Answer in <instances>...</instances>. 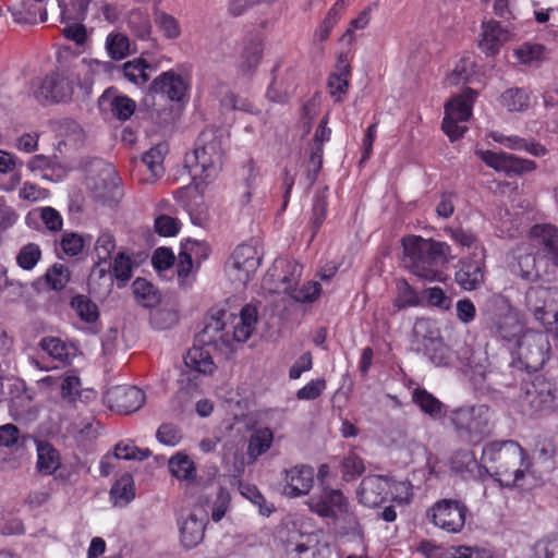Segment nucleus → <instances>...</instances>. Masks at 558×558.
<instances>
[{
    "instance_id": "1",
    "label": "nucleus",
    "mask_w": 558,
    "mask_h": 558,
    "mask_svg": "<svg viewBox=\"0 0 558 558\" xmlns=\"http://www.w3.org/2000/svg\"><path fill=\"white\" fill-rule=\"evenodd\" d=\"M402 263L414 276L424 281H444L441 268L453 258L445 242L409 235L402 239Z\"/></svg>"
},
{
    "instance_id": "2",
    "label": "nucleus",
    "mask_w": 558,
    "mask_h": 558,
    "mask_svg": "<svg viewBox=\"0 0 558 558\" xmlns=\"http://www.w3.org/2000/svg\"><path fill=\"white\" fill-rule=\"evenodd\" d=\"M227 311L218 310L210 313L204 319V326L196 336V341L202 347L191 348L184 356V364L191 371L207 375L215 369V363L209 351L204 347H214L218 350L231 347V333L226 330Z\"/></svg>"
},
{
    "instance_id": "3",
    "label": "nucleus",
    "mask_w": 558,
    "mask_h": 558,
    "mask_svg": "<svg viewBox=\"0 0 558 558\" xmlns=\"http://www.w3.org/2000/svg\"><path fill=\"white\" fill-rule=\"evenodd\" d=\"M222 157V132L209 128L199 134L193 153L185 157V163L194 180L197 178L207 180L216 177L220 171Z\"/></svg>"
},
{
    "instance_id": "4",
    "label": "nucleus",
    "mask_w": 558,
    "mask_h": 558,
    "mask_svg": "<svg viewBox=\"0 0 558 558\" xmlns=\"http://www.w3.org/2000/svg\"><path fill=\"white\" fill-rule=\"evenodd\" d=\"M494 411L486 404L462 407L450 413V422L461 438L478 444L492 434Z\"/></svg>"
},
{
    "instance_id": "5",
    "label": "nucleus",
    "mask_w": 558,
    "mask_h": 558,
    "mask_svg": "<svg viewBox=\"0 0 558 558\" xmlns=\"http://www.w3.org/2000/svg\"><path fill=\"white\" fill-rule=\"evenodd\" d=\"M486 324L493 335L507 342L518 341L523 325L509 301L501 295L489 300L486 308Z\"/></svg>"
},
{
    "instance_id": "6",
    "label": "nucleus",
    "mask_w": 558,
    "mask_h": 558,
    "mask_svg": "<svg viewBox=\"0 0 558 558\" xmlns=\"http://www.w3.org/2000/svg\"><path fill=\"white\" fill-rule=\"evenodd\" d=\"M519 408L525 416H537L555 409L556 388L554 384L542 377L526 383L521 388Z\"/></svg>"
},
{
    "instance_id": "7",
    "label": "nucleus",
    "mask_w": 558,
    "mask_h": 558,
    "mask_svg": "<svg viewBox=\"0 0 558 558\" xmlns=\"http://www.w3.org/2000/svg\"><path fill=\"white\" fill-rule=\"evenodd\" d=\"M476 96V92L471 88L465 89L463 95L453 97L445 106V118L442 120V130L450 141H457L466 131L465 122L471 117L472 101Z\"/></svg>"
},
{
    "instance_id": "8",
    "label": "nucleus",
    "mask_w": 558,
    "mask_h": 558,
    "mask_svg": "<svg viewBox=\"0 0 558 558\" xmlns=\"http://www.w3.org/2000/svg\"><path fill=\"white\" fill-rule=\"evenodd\" d=\"M518 355L529 372H536L543 367L550 344L548 337L541 331L526 330L517 341Z\"/></svg>"
},
{
    "instance_id": "9",
    "label": "nucleus",
    "mask_w": 558,
    "mask_h": 558,
    "mask_svg": "<svg viewBox=\"0 0 558 558\" xmlns=\"http://www.w3.org/2000/svg\"><path fill=\"white\" fill-rule=\"evenodd\" d=\"M260 265V257L254 246L241 244L233 251L226 265L229 279L239 287H245Z\"/></svg>"
},
{
    "instance_id": "10",
    "label": "nucleus",
    "mask_w": 558,
    "mask_h": 558,
    "mask_svg": "<svg viewBox=\"0 0 558 558\" xmlns=\"http://www.w3.org/2000/svg\"><path fill=\"white\" fill-rule=\"evenodd\" d=\"M413 335L422 340L424 353L433 364L449 366L452 363L451 351L438 336V330L432 328L428 319H417L413 326Z\"/></svg>"
},
{
    "instance_id": "11",
    "label": "nucleus",
    "mask_w": 558,
    "mask_h": 558,
    "mask_svg": "<svg viewBox=\"0 0 558 558\" xmlns=\"http://www.w3.org/2000/svg\"><path fill=\"white\" fill-rule=\"evenodd\" d=\"M97 166V172L88 178V186L94 198L102 204L117 203L122 194L114 168L101 161Z\"/></svg>"
},
{
    "instance_id": "12",
    "label": "nucleus",
    "mask_w": 558,
    "mask_h": 558,
    "mask_svg": "<svg viewBox=\"0 0 558 558\" xmlns=\"http://www.w3.org/2000/svg\"><path fill=\"white\" fill-rule=\"evenodd\" d=\"M466 507L458 500L444 499L427 512L433 523L449 533H458L465 523Z\"/></svg>"
},
{
    "instance_id": "13",
    "label": "nucleus",
    "mask_w": 558,
    "mask_h": 558,
    "mask_svg": "<svg viewBox=\"0 0 558 558\" xmlns=\"http://www.w3.org/2000/svg\"><path fill=\"white\" fill-rule=\"evenodd\" d=\"M69 71H57L47 75L34 95L44 104L65 101L73 94V78Z\"/></svg>"
},
{
    "instance_id": "14",
    "label": "nucleus",
    "mask_w": 558,
    "mask_h": 558,
    "mask_svg": "<svg viewBox=\"0 0 558 558\" xmlns=\"http://www.w3.org/2000/svg\"><path fill=\"white\" fill-rule=\"evenodd\" d=\"M476 154L490 168L514 174L531 172L536 169L533 160L522 159L512 154L494 153L490 150H478Z\"/></svg>"
},
{
    "instance_id": "15",
    "label": "nucleus",
    "mask_w": 558,
    "mask_h": 558,
    "mask_svg": "<svg viewBox=\"0 0 558 558\" xmlns=\"http://www.w3.org/2000/svg\"><path fill=\"white\" fill-rule=\"evenodd\" d=\"M278 265H286L289 275L281 278L282 283L287 284L284 291L288 292L296 302H313L320 293V283L317 281H310L303 284L300 289H292V284L298 281L302 272V266L298 263H290L286 260H278Z\"/></svg>"
},
{
    "instance_id": "16",
    "label": "nucleus",
    "mask_w": 558,
    "mask_h": 558,
    "mask_svg": "<svg viewBox=\"0 0 558 558\" xmlns=\"http://www.w3.org/2000/svg\"><path fill=\"white\" fill-rule=\"evenodd\" d=\"M307 506L323 518H335L338 512L347 510V499L339 489L326 487L319 495L312 496Z\"/></svg>"
},
{
    "instance_id": "17",
    "label": "nucleus",
    "mask_w": 558,
    "mask_h": 558,
    "mask_svg": "<svg viewBox=\"0 0 558 558\" xmlns=\"http://www.w3.org/2000/svg\"><path fill=\"white\" fill-rule=\"evenodd\" d=\"M550 301L551 287L533 286L525 291L523 305L535 320L547 328L550 320L548 313Z\"/></svg>"
},
{
    "instance_id": "18",
    "label": "nucleus",
    "mask_w": 558,
    "mask_h": 558,
    "mask_svg": "<svg viewBox=\"0 0 558 558\" xmlns=\"http://www.w3.org/2000/svg\"><path fill=\"white\" fill-rule=\"evenodd\" d=\"M283 494L295 498L307 495L314 483V469L310 465L301 464L284 470Z\"/></svg>"
},
{
    "instance_id": "19",
    "label": "nucleus",
    "mask_w": 558,
    "mask_h": 558,
    "mask_svg": "<svg viewBox=\"0 0 558 558\" xmlns=\"http://www.w3.org/2000/svg\"><path fill=\"white\" fill-rule=\"evenodd\" d=\"M389 488V481L385 476H366L357 489L359 501L366 507H378L386 500Z\"/></svg>"
},
{
    "instance_id": "20",
    "label": "nucleus",
    "mask_w": 558,
    "mask_h": 558,
    "mask_svg": "<svg viewBox=\"0 0 558 558\" xmlns=\"http://www.w3.org/2000/svg\"><path fill=\"white\" fill-rule=\"evenodd\" d=\"M185 81L173 71L161 73L149 86L151 93L167 96L172 101H180L186 93Z\"/></svg>"
},
{
    "instance_id": "21",
    "label": "nucleus",
    "mask_w": 558,
    "mask_h": 558,
    "mask_svg": "<svg viewBox=\"0 0 558 558\" xmlns=\"http://www.w3.org/2000/svg\"><path fill=\"white\" fill-rule=\"evenodd\" d=\"M145 393L137 387H116L109 392V400L114 402L120 413L130 414L140 410L145 403Z\"/></svg>"
},
{
    "instance_id": "22",
    "label": "nucleus",
    "mask_w": 558,
    "mask_h": 558,
    "mask_svg": "<svg viewBox=\"0 0 558 558\" xmlns=\"http://www.w3.org/2000/svg\"><path fill=\"white\" fill-rule=\"evenodd\" d=\"M523 457V449L514 440L493 441L483 448V458L489 462L512 460L517 462ZM500 464L499 469L504 468Z\"/></svg>"
},
{
    "instance_id": "23",
    "label": "nucleus",
    "mask_w": 558,
    "mask_h": 558,
    "mask_svg": "<svg viewBox=\"0 0 558 558\" xmlns=\"http://www.w3.org/2000/svg\"><path fill=\"white\" fill-rule=\"evenodd\" d=\"M539 253L558 268V229L551 225L536 226Z\"/></svg>"
},
{
    "instance_id": "24",
    "label": "nucleus",
    "mask_w": 558,
    "mask_h": 558,
    "mask_svg": "<svg viewBox=\"0 0 558 558\" xmlns=\"http://www.w3.org/2000/svg\"><path fill=\"white\" fill-rule=\"evenodd\" d=\"M480 48L488 56L498 53L500 47L508 40L509 34L496 21L483 23Z\"/></svg>"
},
{
    "instance_id": "25",
    "label": "nucleus",
    "mask_w": 558,
    "mask_h": 558,
    "mask_svg": "<svg viewBox=\"0 0 558 558\" xmlns=\"http://www.w3.org/2000/svg\"><path fill=\"white\" fill-rule=\"evenodd\" d=\"M257 323V310L255 306L246 304L240 312L239 322L234 325L231 333V344L236 341L245 342L252 335Z\"/></svg>"
},
{
    "instance_id": "26",
    "label": "nucleus",
    "mask_w": 558,
    "mask_h": 558,
    "mask_svg": "<svg viewBox=\"0 0 558 558\" xmlns=\"http://www.w3.org/2000/svg\"><path fill=\"white\" fill-rule=\"evenodd\" d=\"M181 542L186 548H193L199 544L205 533V518H198L196 513H190L180 526Z\"/></svg>"
},
{
    "instance_id": "27",
    "label": "nucleus",
    "mask_w": 558,
    "mask_h": 558,
    "mask_svg": "<svg viewBox=\"0 0 558 558\" xmlns=\"http://www.w3.org/2000/svg\"><path fill=\"white\" fill-rule=\"evenodd\" d=\"M263 53L262 40L257 37L250 39L243 49L238 71L241 75H252L257 69Z\"/></svg>"
},
{
    "instance_id": "28",
    "label": "nucleus",
    "mask_w": 558,
    "mask_h": 558,
    "mask_svg": "<svg viewBox=\"0 0 558 558\" xmlns=\"http://www.w3.org/2000/svg\"><path fill=\"white\" fill-rule=\"evenodd\" d=\"M203 253V257L207 256V247L201 242L187 240L182 244L178 256L177 272L180 279H186L193 269V254Z\"/></svg>"
},
{
    "instance_id": "29",
    "label": "nucleus",
    "mask_w": 558,
    "mask_h": 558,
    "mask_svg": "<svg viewBox=\"0 0 558 558\" xmlns=\"http://www.w3.org/2000/svg\"><path fill=\"white\" fill-rule=\"evenodd\" d=\"M294 90V78L290 72L275 74L267 89V98L275 102H286Z\"/></svg>"
},
{
    "instance_id": "30",
    "label": "nucleus",
    "mask_w": 558,
    "mask_h": 558,
    "mask_svg": "<svg viewBox=\"0 0 558 558\" xmlns=\"http://www.w3.org/2000/svg\"><path fill=\"white\" fill-rule=\"evenodd\" d=\"M100 106L108 104L114 117L119 120H128L134 113L135 101L126 96H114L110 89L106 90L100 99Z\"/></svg>"
},
{
    "instance_id": "31",
    "label": "nucleus",
    "mask_w": 558,
    "mask_h": 558,
    "mask_svg": "<svg viewBox=\"0 0 558 558\" xmlns=\"http://www.w3.org/2000/svg\"><path fill=\"white\" fill-rule=\"evenodd\" d=\"M413 402L434 420L445 415V404L423 388H415L412 393Z\"/></svg>"
},
{
    "instance_id": "32",
    "label": "nucleus",
    "mask_w": 558,
    "mask_h": 558,
    "mask_svg": "<svg viewBox=\"0 0 558 558\" xmlns=\"http://www.w3.org/2000/svg\"><path fill=\"white\" fill-rule=\"evenodd\" d=\"M456 279L464 290H475L484 280L482 266L478 262H464L457 271Z\"/></svg>"
},
{
    "instance_id": "33",
    "label": "nucleus",
    "mask_w": 558,
    "mask_h": 558,
    "mask_svg": "<svg viewBox=\"0 0 558 558\" xmlns=\"http://www.w3.org/2000/svg\"><path fill=\"white\" fill-rule=\"evenodd\" d=\"M274 440V433L268 427L257 428L253 432L248 439L246 454L251 461H255L259 456L264 454Z\"/></svg>"
},
{
    "instance_id": "34",
    "label": "nucleus",
    "mask_w": 558,
    "mask_h": 558,
    "mask_svg": "<svg viewBox=\"0 0 558 558\" xmlns=\"http://www.w3.org/2000/svg\"><path fill=\"white\" fill-rule=\"evenodd\" d=\"M135 497L134 481L131 474L125 473L110 489V498L114 506L124 507Z\"/></svg>"
},
{
    "instance_id": "35",
    "label": "nucleus",
    "mask_w": 558,
    "mask_h": 558,
    "mask_svg": "<svg viewBox=\"0 0 558 558\" xmlns=\"http://www.w3.org/2000/svg\"><path fill=\"white\" fill-rule=\"evenodd\" d=\"M61 465L59 452L48 442L37 446V469L41 474L51 475Z\"/></svg>"
},
{
    "instance_id": "36",
    "label": "nucleus",
    "mask_w": 558,
    "mask_h": 558,
    "mask_svg": "<svg viewBox=\"0 0 558 558\" xmlns=\"http://www.w3.org/2000/svg\"><path fill=\"white\" fill-rule=\"evenodd\" d=\"M168 151L165 143H159L144 153L142 162L150 173V180H156L163 174V159Z\"/></svg>"
},
{
    "instance_id": "37",
    "label": "nucleus",
    "mask_w": 558,
    "mask_h": 558,
    "mask_svg": "<svg viewBox=\"0 0 558 558\" xmlns=\"http://www.w3.org/2000/svg\"><path fill=\"white\" fill-rule=\"evenodd\" d=\"M133 294L142 306L154 307L160 302L158 289L144 278H136L132 284Z\"/></svg>"
},
{
    "instance_id": "38",
    "label": "nucleus",
    "mask_w": 558,
    "mask_h": 558,
    "mask_svg": "<svg viewBox=\"0 0 558 558\" xmlns=\"http://www.w3.org/2000/svg\"><path fill=\"white\" fill-rule=\"evenodd\" d=\"M118 69L129 82L142 86L148 82L149 74L147 70H150L151 66L143 58H137L125 62Z\"/></svg>"
},
{
    "instance_id": "39",
    "label": "nucleus",
    "mask_w": 558,
    "mask_h": 558,
    "mask_svg": "<svg viewBox=\"0 0 558 558\" xmlns=\"http://www.w3.org/2000/svg\"><path fill=\"white\" fill-rule=\"evenodd\" d=\"M530 94L519 87L509 88L500 96L501 105L510 112H522L530 106Z\"/></svg>"
},
{
    "instance_id": "40",
    "label": "nucleus",
    "mask_w": 558,
    "mask_h": 558,
    "mask_svg": "<svg viewBox=\"0 0 558 558\" xmlns=\"http://www.w3.org/2000/svg\"><path fill=\"white\" fill-rule=\"evenodd\" d=\"M474 68L475 62L470 56L462 57L447 75V83L453 86L469 83L474 74Z\"/></svg>"
},
{
    "instance_id": "41",
    "label": "nucleus",
    "mask_w": 558,
    "mask_h": 558,
    "mask_svg": "<svg viewBox=\"0 0 558 558\" xmlns=\"http://www.w3.org/2000/svg\"><path fill=\"white\" fill-rule=\"evenodd\" d=\"M169 470L178 480L191 481L195 476L193 461L184 453H177L168 462Z\"/></svg>"
},
{
    "instance_id": "42",
    "label": "nucleus",
    "mask_w": 558,
    "mask_h": 558,
    "mask_svg": "<svg viewBox=\"0 0 558 558\" xmlns=\"http://www.w3.org/2000/svg\"><path fill=\"white\" fill-rule=\"evenodd\" d=\"M514 275L526 281H535L539 278L536 268V257L533 254H522L517 258V263L512 266Z\"/></svg>"
},
{
    "instance_id": "43",
    "label": "nucleus",
    "mask_w": 558,
    "mask_h": 558,
    "mask_svg": "<svg viewBox=\"0 0 558 558\" xmlns=\"http://www.w3.org/2000/svg\"><path fill=\"white\" fill-rule=\"evenodd\" d=\"M71 307L83 322L92 324L98 319L97 305L85 295L74 296L71 301Z\"/></svg>"
},
{
    "instance_id": "44",
    "label": "nucleus",
    "mask_w": 558,
    "mask_h": 558,
    "mask_svg": "<svg viewBox=\"0 0 558 558\" xmlns=\"http://www.w3.org/2000/svg\"><path fill=\"white\" fill-rule=\"evenodd\" d=\"M106 49L111 59L122 60L130 53V39L121 33L109 34Z\"/></svg>"
},
{
    "instance_id": "45",
    "label": "nucleus",
    "mask_w": 558,
    "mask_h": 558,
    "mask_svg": "<svg viewBox=\"0 0 558 558\" xmlns=\"http://www.w3.org/2000/svg\"><path fill=\"white\" fill-rule=\"evenodd\" d=\"M154 21L168 39H175L180 36V24L173 15L156 9L154 11Z\"/></svg>"
},
{
    "instance_id": "46",
    "label": "nucleus",
    "mask_w": 558,
    "mask_h": 558,
    "mask_svg": "<svg viewBox=\"0 0 558 558\" xmlns=\"http://www.w3.org/2000/svg\"><path fill=\"white\" fill-rule=\"evenodd\" d=\"M90 0H58L63 20H84Z\"/></svg>"
},
{
    "instance_id": "47",
    "label": "nucleus",
    "mask_w": 558,
    "mask_h": 558,
    "mask_svg": "<svg viewBox=\"0 0 558 558\" xmlns=\"http://www.w3.org/2000/svg\"><path fill=\"white\" fill-rule=\"evenodd\" d=\"M40 348L46 351L50 356L63 363H69L71 357L70 347H68L61 339L48 337L40 341Z\"/></svg>"
},
{
    "instance_id": "48",
    "label": "nucleus",
    "mask_w": 558,
    "mask_h": 558,
    "mask_svg": "<svg viewBox=\"0 0 558 558\" xmlns=\"http://www.w3.org/2000/svg\"><path fill=\"white\" fill-rule=\"evenodd\" d=\"M41 258V251L35 243L24 245L17 256L16 263L24 270L33 269Z\"/></svg>"
},
{
    "instance_id": "49",
    "label": "nucleus",
    "mask_w": 558,
    "mask_h": 558,
    "mask_svg": "<svg viewBox=\"0 0 558 558\" xmlns=\"http://www.w3.org/2000/svg\"><path fill=\"white\" fill-rule=\"evenodd\" d=\"M129 26L137 38L142 40L150 39L151 24L148 16L143 12L133 11L130 15Z\"/></svg>"
},
{
    "instance_id": "50",
    "label": "nucleus",
    "mask_w": 558,
    "mask_h": 558,
    "mask_svg": "<svg viewBox=\"0 0 558 558\" xmlns=\"http://www.w3.org/2000/svg\"><path fill=\"white\" fill-rule=\"evenodd\" d=\"M44 278L51 289L61 290L70 279V270L64 265L54 264L47 270Z\"/></svg>"
},
{
    "instance_id": "51",
    "label": "nucleus",
    "mask_w": 558,
    "mask_h": 558,
    "mask_svg": "<svg viewBox=\"0 0 558 558\" xmlns=\"http://www.w3.org/2000/svg\"><path fill=\"white\" fill-rule=\"evenodd\" d=\"M342 478L347 482L354 480L360 476L364 471L365 466L363 460L354 452H349L341 462Z\"/></svg>"
},
{
    "instance_id": "52",
    "label": "nucleus",
    "mask_w": 558,
    "mask_h": 558,
    "mask_svg": "<svg viewBox=\"0 0 558 558\" xmlns=\"http://www.w3.org/2000/svg\"><path fill=\"white\" fill-rule=\"evenodd\" d=\"M397 289L398 296L395 300V305L398 308H404L407 306H416L421 303V298L405 280H400L397 283Z\"/></svg>"
},
{
    "instance_id": "53",
    "label": "nucleus",
    "mask_w": 558,
    "mask_h": 558,
    "mask_svg": "<svg viewBox=\"0 0 558 558\" xmlns=\"http://www.w3.org/2000/svg\"><path fill=\"white\" fill-rule=\"evenodd\" d=\"M521 63L531 65L544 59L545 47L539 44H523L515 51Z\"/></svg>"
},
{
    "instance_id": "54",
    "label": "nucleus",
    "mask_w": 558,
    "mask_h": 558,
    "mask_svg": "<svg viewBox=\"0 0 558 558\" xmlns=\"http://www.w3.org/2000/svg\"><path fill=\"white\" fill-rule=\"evenodd\" d=\"M114 248L116 241L113 235L109 232L101 233L95 243V253L98 258V264L108 262Z\"/></svg>"
},
{
    "instance_id": "55",
    "label": "nucleus",
    "mask_w": 558,
    "mask_h": 558,
    "mask_svg": "<svg viewBox=\"0 0 558 558\" xmlns=\"http://www.w3.org/2000/svg\"><path fill=\"white\" fill-rule=\"evenodd\" d=\"M327 192L328 187H325L323 191L317 192L314 198L312 225L315 231L320 228L326 218Z\"/></svg>"
},
{
    "instance_id": "56",
    "label": "nucleus",
    "mask_w": 558,
    "mask_h": 558,
    "mask_svg": "<svg viewBox=\"0 0 558 558\" xmlns=\"http://www.w3.org/2000/svg\"><path fill=\"white\" fill-rule=\"evenodd\" d=\"M189 193L185 187L179 189L175 191L174 196L177 199L184 204L186 211L190 214L191 220L196 226H202L206 220V213L204 210V206L195 202L194 204L189 203L185 204L183 197Z\"/></svg>"
},
{
    "instance_id": "57",
    "label": "nucleus",
    "mask_w": 558,
    "mask_h": 558,
    "mask_svg": "<svg viewBox=\"0 0 558 558\" xmlns=\"http://www.w3.org/2000/svg\"><path fill=\"white\" fill-rule=\"evenodd\" d=\"M178 315L172 310L159 308L150 314V324L158 330H165L177 324Z\"/></svg>"
},
{
    "instance_id": "58",
    "label": "nucleus",
    "mask_w": 558,
    "mask_h": 558,
    "mask_svg": "<svg viewBox=\"0 0 558 558\" xmlns=\"http://www.w3.org/2000/svg\"><path fill=\"white\" fill-rule=\"evenodd\" d=\"M149 454L150 451L148 449L142 450L132 444L119 442L114 448V456L118 459L123 460L143 461L144 459L148 458Z\"/></svg>"
},
{
    "instance_id": "59",
    "label": "nucleus",
    "mask_w": 558,
    "mask_h": 558,
    "mask_svg": "<svg viewBox=\"0 0 558 558\" xmlns=\"http://www.w3.org/2000/svg\"><path fill=\"white\" fill-rule=\"evenodd\" d=\"M112 271L117 280L125 283L132 276V260L124 253H119L112 264Z\"/></svg>"
},
{
    "instance_id": "60",
    "label": "nucleus",
    "mask_w": 558,
    "mask_h": 558,
    "mask_svg": "<svg viewBox=\"0 0 558 558\" xmlns=\"http://www.w3.org/2000/svg\"><path fill=\"white\" fill-rule=\"evenodd\" d=\"M156 438L159 442L174 447L177 446L181 440V433L180 429L170 423H165L159 426L156 433Z\"/></svg>"
},
{
    "instance_id": "61",
    "label": "nucleus",
    "mask_w": 558,
    "mask_h": 558,
    "mask_svg": "<svg viewBox=\"0 0 558 558\" xmlns=\"http://www.w3.org/2000/svg\"><path fill=\"white\" fill-rule=\"evenodd\" d=\"M423 298L427 301L428 305L436 306L440 310H449L451 306V299L438 287L425 289Z\"/></svg>"
},
{
    "instance_id": "62",
    "label": "nucleus",
    "mask_w": 558,
    "mask_h": 558,
    "mask_svg": "<svg viewBox=\"0 0 558 558\" xmlns=\"http://www.w3.org/2000/svg\"><path fill=\"white\" fill-rule=\"evenodd\" d=\"M242 495L256 505L263 515H269L272 512V507L267 506L265 497L255 486H243Z\"/></svg>"
},
{
    "instance_id": "63",
    "label": "nucleus",
    "mask_w": 558,
    "mask_h": 558,
    "mask_svg": "<svg viewBox=\"0 0 558 558\" xmlns=\"http://www.w3.org/2000/svg\"><path fill=\"white\" fill-rule=\"evenodd\" d=\"M85 245V239L77 233H64L61 240V247L65 254L75 256Z\"/></svg>"
},
{
    "instance_id": "64",
    "label": "nucleus",
    "mask_w": 558,
    "mask_h": 558,
    "mask_svg": "<svg viewBox=\"0 0 558 558\" xmlns=\"http://www.w3.org/2000/svg\"><path fill=\"white\" fill-rule=\"evenodd\" d=\"M230 504V494L226 488L219 487L216 500L213 505L211 518L214 521H220Z\"/></svg>"
}]
</instances>
